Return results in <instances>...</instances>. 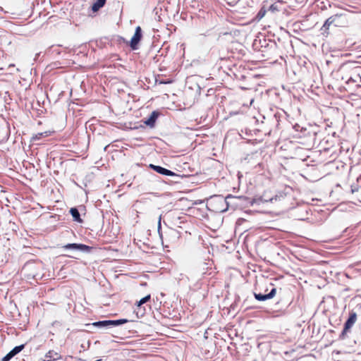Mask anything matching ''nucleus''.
I'll list each match as a JSON object with an SVG mask.
<instances>
[{
    "label": "nucleus",
    "mask_w": 361,
    "mask_h": 361,
    "mask_svg": "<svg viewBox=\"0 0 361 361\" xmlns=\"http://www.w3.org/2000/svg\"><path fill=\"white\" fill-rule=\"evenodd\" d=\"M348 23L347 16L344 13H336L330 16L325 21L323 25L322 30L326 31L329 30V26L334 25L336 27H342L345 26Z\"/></svg>",
    "instance_id": "obj_4"
},
{
    "label": "nucleus",
    "mask_w": 361,
    "mask_h": 361,
    "mask_svg": "<svg viewBox=\"0 0 361 361\" xmlns=\"http://www.w3.org/2000/svg\"><path fill=\"white\" fill-rule=\"evenodd\" d=\"M25 348V344H22L14 347L9 353L14 357L20 352H21Z\"/></svg>",
    "instance_id": "obj_16"
},
{
    "label": "nucleus",
    "mask_w": 361,
    "mask_h": 361,
    "mask_svg": "<svg viewBox=\"0 0 361 361\" xmlns=\"http://www.w3.org/2000/svg\"><path fill=\"white\" fill-rule=\"evenodd\" d=\"M47 135H48L47 132L39 133L35 135L32 137V140L35 141V140H40L42 137H47Z\"/></svg>",
    "instance_id": "obj_18"
},
{
    "label": "nucleus",
    "mask_w": 361,
    "mask_h": 361,
    "mask_svg": "<svg viewBox=\"0 0 361 361\" xmlns=\"http://www.w3.org/2000/svg\"><path fill=\"white\" fill-rule=\"evenodd\" d=\"M142 37V31L140 26L136 27L135 33L131 38L130 46L133 50H136L138 48V44Z\"/></svg>",
    "instance_id": "obj_6"
},
{
    "label": "nucleus",
    "mask_w": 361,
    "mask_h": 361,
    "mask_svg": "<svg viewBox=\"0 0 361 361\" xmlns=\"http://www.w3.org/2000/svg\"><path fill=\"white\" fill-rule=\"evenodd\" d=\"M270 8V10H271V11H275V10H277V8H276V5H274V4H272V5L270 6V8Z\"/></svg>",
    "instance_id": "obj_24"
},
{
    "label": "nucleus",
    "mask_w": 361,
    "mask_h": 361,
    "mask_svg": "<svg viewBox=\"0 0 361 361\" xmlns=\"http://www.w3.org/2000/svg\"><path fill=\"white\" fill-rule=\"evenodd\" d=\"M207 269V263H202L201 265L191 269L188 276L180 274L178 281L186 280L189 282V287L191 290H198L201 288V281L206 274L205 270Z\"/></svg>",
    "instance_id": "obj_2"
},
{
    "label": "nucleus",
    "mask_w": 361,
    "mask_h": 361,
    "mask_svg": "<svg viewBox=\"0 0 361 361\" xmlns=\"http://www.w3.org/2000/svg\"><path fill=\"white\" fill-rule=\"evenodd\" d=\"M106 1V0H96V1L93 4L92 6V10L94 12L97 11L104 6Z\"/></svg>",
    "instance_id": "obj_15"
},
{
    "label": "nucleus",
    "mask_w": 361,
    "mask_h": 361,
    "mask_svg": "<svg viewBox=\"0 0 361 361\" xmlns=\"http://www.w3.org/2000/svg\"><path fill=\"white\" fill-rule=\"evenodd\" d=\"M276 293L275 288H272L268 294L254 293L255 298L259 301H264L272 298Z\"/></svg>",
    "instance_id": "obj_9"
},
{
    "label": "nucleus",
    "mask_w": 361,
    "mask_h": 361,
    "mask_svg": "<svg viewBox=\"0 0 361 361\" xmlns=\"http://www.w3.org/2000/svg\"><path fill=\"white\" fill-rule=\"evenodd\" d=\"M159 114L157 111H152L149 117L144 121V123L147 126L153 128L155 125L157 119L159 117Z\"/></svg>",
    "instance_id": "obj_10"
},
{
    "label": "nucleus",
    "mask_w": 361,
    "mask_h": 361,
    "mask_svg": "<svg viewBox=\"0 0 361 361\" xmlns=\"http://www.w3.org/2000/svg\"><path fill=\"white\" fill-rule=\"evenodd\" d=\"M63 248L65 250H77L83 252H90L92 250V247L79 243H68Z\"/></svg>",
    "instance_id": "obj_7"
},
{
    "label": "nucleus",
    "mask_w": 361,
    "mask_h": 361,
    "mask_svg": "<svg viewBox=\"0 0 361 361\" xmlns=\"http://www.w3.org/2000/svg\"><path fill=\"white\" fill-rule=\"evenodd\" d=\"M70 213L72 215V216L73 218V220L75 221H77V222H79V223L82 222V220L80 218V215L79 211H78V209L76 207L71 208V210H70Z\"/></svg>",
    "instance_id": "obj_13"
},
{
    "label": "nucleus",
    "mask_w": 361,
    "mask_h": 361,
    "mask_svg": "<svg viewBox=\"0 0 361 361\" xmlns=\"http://www.w3.org/2000/svg\"><path fill=\"white\" fill-rule=\"evenodd\" d=\"M161 216H159V221H158V233H159L160 237L161 238V233L160 232L161 228Z\"/></svg>",
    "instance_id": "obj_22"
},
{
    "label": "nucleus",
    "mask_w": 361,
    "mask_h": 361,
    "mask_svg": "<svg viewBox=\"0 0 361 361\" xmlns=\"http://www.w3.org/2000/svg\"><path fill=\"white\" fill-rule=\"evenodd\" d=\"M265 13L266 11L264 10L261 9L257 14V17L259 18H262L265 15Z\"/></svg>",
    "instance_id": "obj_23"
},
{
    "label": "nucleus",
    "mask_w": 361,
    "mask_h": 361,
    "mask_svg": "<svg viewBox=\"0 0 361 361\" xmlns=\"http://www.w3.org/2000/svg\"><path fill=\"white\" fill-rule=\"evenodd\" d=\"M118 40H119V41H121H121H122V42H124V41H125L124 38H123V37H118Z\"/></svg>",
    "instance_id": "obj_25"
},
{
    "label": "nucleus",
    "mask_w": 361,
    "mask_h": 361,
    "mask_svg": "<svg viewBox=\"0 0 361 361\" xmlns=\"http://www.w3.org/2000/svg\"><path fill=\"white\" fill-rule=\"evenodd\" d=\"M285 197L283 193L276 195L270 198H266L264 196H261L257 198L250 199L247 197H234L231 195H228L226 198L222 196H218L216 198V202L220 205L219 208H216L218 212H224L228 210V206L231 203L229 200H232L233 203L238 204L237 202H242L245 207L254 206L255 204L259 205L264 202H274L280 201Z\"/></svg>",
    "instance_id": "obj_1"
},
{
    "label": "nucleus",
    "mask_w": 361,
    "mask_h": 361,
    "mask_svg": "<svg viewBox=\"0 0 361 361\" xmlns=\"http://www.w3.org/2000/svg\"><path fill=\"white\" fill-rule=\"evenodd\" d=\"M343 70L345 72V75L342 79H345L347 84L361 82V66L356 65L355 63H348L343 66Z\"/></svg>",
    "instance_id": "obj_3"
},
{
    "label": "nucleus",
    "mask_w": 361,
    "mask_h": 361,
    "mask_svg": "<svg viewBox=\"0 0 361 361\" xmlns=\"http://www.w3.org/2000/svg\"><path fill=\"white\" fill-rule=\"evenodd\" d=\"M86 326H94L98 329H109L108 320H102L85 324Z\"/></svg>",
    "instance_id": "obj_11"
},
{
    "label": "nucleus",
    "mask_w": 361,
    "mask_h": 361,
    "mask_svg": "<svg viewBox=\"0 0 361 361\" xmlns=\"http://www.w3.org/2000/svg\"><path fill=\"white\" fill-rule=\"evenodd\" d=\"M357 320V314L355 312H350L349 317L344 324V328L339 335V339L343 340L350 329L354 325Z\"/></svg>",
    "instance_id": "obj_5"
},
{
    "label": "nucleus",
    "mask_w": 361,
    "mask_h": 361,
    "mask_svg": "<svg viewBox=\"0 0 361 361\" xmlns=\"http://www.w3.org/2000/svg\"><path fill=\"white\" fill-rule=\"evenodd\" d=\"M13 356L10 353H7L1 360V361H9Z\"/></svg>",
    "instance_id": "obj_20"
},
{
    "label": "nucleus",
    "mask_w": 361,
    "mask_h": 361,
    "mask_svg": "<svg viewBox=\"0 0 361 361\" xmlns=\"http://www.w3.org/2000/svg\"><path fill=\"white\" fill-rule=\"evenodd\" d=\"M45 357L47 359V361H51V360H59L61 357V356L56 352H54L53 350H49L46 354Z\"/></svg>",
    "instance_id": "obj_14"
},
{
    "label": "nucleus",
    "mask_w": 361,
    "mask_h": 361,
    "mask_svg": "<svg viewBox=\"0 0 361 361\" xmlns=\"http://www.w3.org/2000/svg\"><path fill=\"white\" fill-rule=\"evenodd\" d=\"M156 82L157 83H159V84H170L172 82V81L171 80H156Z\"/></svg>",
    "instance_id": "obj_21"
},
{
    "label": "nucleus",
    "mask_w": 361,
    "mask_h": 361,
    "mask_svg": "<svg viewBox=\"0 0 361 361\" xmlns=\"http://www.w3.org/2000/svg\"><path fill=\"white\" fill-rule=\"evenodd\" d=\"M128 322L126 319H120L116 320H108L109 328L120 326Z\"/></svg>",
    "instance_id": "obj_12"
},
{
    "label": "nucleus",
    "mask_w": 361,
    "mask_h": 361,
    "mask_svg": "<svg viewBox=\"0 0 361 361\" xmlns=\"http://www.w3.org/2000/svg\"><path fill=\"white\" fill-rule=\"evenodd\" d=\"M13 356L10 353H7L1 360V361H9Z\"/></svg>",
    "instance_id": "obj_19"
},
{
    "label": "nucleus",
    "mask_w": 361,
    "mask_h": 361,
    "mask_svg": "<svg viewBox=\"0 0 361 361\" xmlns=\"http://www.w3.org/2000/svg\"><path fill=\"white\" fill-rule=\"evenodd\" d=\"M151 298V296L150 295H147L146 296H145L144 298H142V299H140L137 302V307H140V306L145 303H146L147 302H148Z\"/></svg>",
    "instance_id": "obj_17"
},
{
    "label": "nucleus",
    "mask_w": 361,
    "mask_h": 361,
    "mask_svg": "<svg viewBox=\"0 0 361 361\" xmlns=\"http://www.w3.org/2000/svg\"><path fill=\"white\" fill-rule=\"evenodd\" d=\"M149 167L152 169L154 171L157 173L164 175V176H178L176 173H175L173 171L169 170L166 168H164L161 166H157L154 164H150Z\"/></svg>",
    "instance_id": "obj_8"
}]
</instances>
